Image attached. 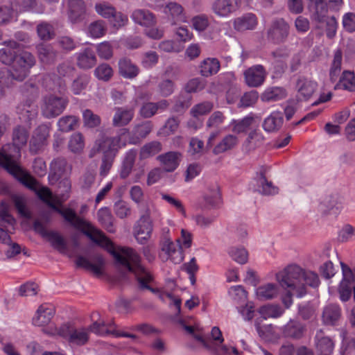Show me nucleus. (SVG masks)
<instances>
[{
  "mask_svg": "<svg viewBox=\"0 0 355 355\" xmlns=\"http://www.w3.org/2000/svg\"><path fill=\"white\" fill-rule=\"evenodd\" d=\"M0 165L21 183L34 191L43 202L60 214L71 226L80 230L93 242L106 249L118 264L135 275L142 286L146 287V284L152 279L151 275L142 266L139 256L133 249L125 247L116 248L101 231L78 216L72 209L61 207L62 203L69 197L71 182L69 180L61 181L59 183L60 191L58 194L53 195L49 188L40 186L32 176L20 167L12 157L6 154L5 148L3 151H0Z\"/></svg>",
  "mask_w": 355,
  "mask_h": 355,
  "instance_id": "1",
  "label": "nucleus"
},
{
  "mask_svg": "<svg viewBox=\"0 0 355 355\" xmlns=\"http://www.w3.org/2000/svg\"><path fill=\"white\" fill-rule=\"evenodd\" d=\"M276 280L286 291V293L282 297V301L287 309L293 304V295L302 297L306 294V286L316 288L320 284L316 273L306 270L296 264L289 265L277 272Z\"/></svg>",
  "mask_w": 355,
  "mask_h": 355,
  "instance_id": "2",
  "label": "nucleus"
},
{
  "mask_svg": "<svg viewBox=\"0 0 355 355\" xmlns=\"http://www.w3.org/2000/svg\"><path fill=\"white\" fill-rule=\"evenodd\" d=\"M17 46H6L0 49V62L10 65V76L17 80H23L28 74L29 69L35 64L31 53L22 51L18 53Z\"/></svg>",
  "mask_w": 355,
  "mask_h": 355,
  "instance_id": "3",
  "label": "nucleus"
},
{
  "mask_svg": "<svg viewBox=\"0 0 355 355\" xmlns=\"http://www.w3.org/2000/svg\"><path fill=\"white\" fill-rule=\"evenodd\" d=\"M3 211L0 212V258H11L21 252L20 246L12 243L8 232L14 230L15 220L14 218L5 210L7 205L1 202Z\"/></svg>",
  "mask_w": 355,
  "mask_h": 355,
  "instance_id": "4",
  "label": "nucleus"
},
{
  "mask_svg": "<svg viewBox=\"0 0 355 355\" xmlns=\"http://www.w3.org/2000/svg\"><path fill=\"white\" fill-rule=\"evenodd\" d=\"M68 103L67 98L53 94L44 96L40 103L42 115L46 119L55 118L62 113Z\"/></svg>",
  "mask_w": 355,
  "mask_h": 355,
  "instance_id": "5",
  "label": "nucleus"
},
{
  "mask_svg": "<svg viewBox=\"0 0 355 355\" xmlns=\"http://www.w3.org/2000/svg\"><path fill=\"white\" fill-rule=\"evenodd\" d=\"M128 133V130L124 129L121 131L119 136L114 137H104L96 140L93 149L91 151L90 156L93 157L96 153H102L104 156L114 157L117 150L125 146V142L121 141V137Z\"/></svg>",
  "mask_w": 355,
  "mask_h": 355,
  "instance_id": "6",
  "label": "nucleus"
},
{
  "mask_svg": "<svg viewBox=\"0 0 355 355\" xmlns=\"http://www.w3.org/2000/svg\"><path fill=\"white\" fill-rule=\"evenodd\" d=\"M31 92L32 98L25 100L17 107V113L19 120L26 125H28V126L37 116V105L35 103V99L39 94L37 88L35 87H31Z\"/></svg>",
  "mask_w": 355,
  "mask_h": 355,
  "instance_id": "7",
  "label": "nucleus"
},
{
  "mask_svg": "<svg viewBox=\"0 0 355 355\" xmlns=\"http://www.w3.org/2000/svg\"><path fill=\"white\" fill-rule=\"evenodd\" d=\"M57 334L73 345H83L89 340V330L85 327L72 329L69 325L64 324L57 331Z\"/></svg>",
  "mask_w": 355,
  "mask_h": 355,
  "instance_id": "8",
  "label": "nucleus"
},
{
  "mask_svg": "<svg viewBox=\"0 0 355 355\" xmlns=\"http://www.w3.org/2000/svg\"><path fill=\"white\" fill-rule=\"evenodd\" d=\"M343 279L340 283L338 292L343 302L347 301L352 295V287L355 286V269L352 270L347 264L340 263Z\"/></svg>",
  "mask_w": 355,
  "mask_h": 355,
  "instance_id": "9",
  "label": "nucleus"
},
{
  "mask_svg": "<svg viewBox=\"0 0 355 355\" xmlns=\"http://www.w3.org/2000/svg\"><path fill=\"white\" fill-rule=\"evenodd\" d=\"M89 332H94L99 336L112 334L114 337L130 338L133 340L137 339L135 334H130L123 329H117L113 324H107L103 321L94 322L89 328Z\"/></svg>",
  "mask_w": 355,
  "mask_h": 355,
  "instance_id": "10",
  "label": "nucleus"
},
{
  "mask_svg": "<svg viewBox=\"0 0 355 355\" xmlns=\"http://www.w3.org/2000/svg\"><path fill=\"white\" fill-rule=\"evenodd\" d=\"M50 130V123L41 124L34 130L30 141L31 151L37 153L47 145Z\"/></svg>",
  "mask_w": 355,
  "mask_h": 355,
  "instance_id": "11",
  "label": "nucleus"
},
{
  "mask_svg": "<svg viewBox=\"0 0 355 355\" xmlns=\"http://www.w3.org/2000/svg\"><path fill=\"white\" fill-rule=\"evenodd\" d=\"M290 26L283 18H275L267 31L268 37L275 42H284L289 34Z\"/></svg>",
  "mask_w": 355,
  "mask_h": 355,
  "instance_id": "12",
  "label": "nucleus"
},
{
  "mask_svg": "<svg viewBox=\"0 0 355 355\" xmlns=\"http://www.w3.org/2000/svg\"><path fill=\"white\" fill-rule=\"evenodd\" d=\"M240 0H214L211 6L212 12L219 18H227L239 8Z\"/></svg>",
  "mask_w": 355,
  "mask_h": 355,
  "instance_id": "13",
  "label": "nucleus"
},
{
  "mask_svg": "<svg viewBox=\"0 0 355 355\" xmlns=\"http://www.w3.org/2000/svg\"><path fill=\"white\" fill-rule=\"evenodd\" d=\"M257 25L258 18L252 12L245 13L233 21V27L239 32L254 30Z\"/></svg>",
  "mask_w": 355,
  "mask_h": 355,
  "instance_id": "14",
  "label": "nucleus"
},
{
  "mask_svg": "<svg viewBox=\"0 0 355 355\" xmlns=\"http://www.w3.org/2000/svg\"><path fill=\"white\" fill-rule=\"evenodd\" d=\"M154 223L147 220L144 217H139L135 227V234L137 241L145 243L151 236Z\"/></svg>",
  "mask_w": 355,
  "mask_h": 355,
  "instance_id": "15",
  "label": "nucleus"
},
{
  "mask_svg": "<svg viewBox=\"0 0 355 355\" xmlns=\"http://www.w3.org/2000/svg\"><path fill=\"white\" fill-rule=\"evenodd\" d=\"M246 84L252 87H257L263 84L266 73L261 65H255L244 72Z\"/></svg>",
  "mask_w": 355,
  "mask_h": 355,
  "instance_id": "16",
  "label": "nucleus"
},
{
  "mask_svg": "<svg viewBox=\"0 0 355 355\" xmlns=\"http://www.w3.org/2000/svg\"><path fill=\"white\" fill-rule=\"evenodd\" d=\"M181 246H177L170 238H165L162 243V251L165 253L166 259L175 263L182 261Z\"/></svg>",
  "mask_w": 355,
  "mask_h": 355,
  "instance_id": "17",
  "label": "nucleus"
},
{
  "mask_svg": "<svg viewBox=\"0 0 355 355\" xmlns=\"http://www.w3.org/2000/svg\"><path fill=\"white\" fill-rule=\"evenodd\" d=\"M182 155L175 151H170L157 157V159L166 172H173L179 166Z\"/></svg>",
  "mask_w": 355,
  "mask_h": 355,
  "instance_id": "18",
  "label": "nucleus"
},
{
  "mask_svg": "<svg viewBox=\"0 0 355 355\" xmlns=\"http://www.w3.org/2000/svg\"><path fill=\"white\" fill-rule=\"evenodd\" d=\"M55 314V310L51 304H42L33 318L35 326L42 327L48 324Z\"/></svg>",
  "mask_w": 355,
  "mask_h": 355,
  "instance_id": "19",
  "label": "nucleus"
},
{
  "mask_svg": "<svg viewBox=\"0 0 355 355\" xmlns=\"http://www.w3.org/2000/svg\"><path fill=\"white\" fill-rule=\"evenodd\" d=\"M86 13L85 4L83 0H69V19L72 23L84 19Z\"/></svg>",
  "mask_w": 355,
  "mask_h": 355,
  "instance_id": "20",
  "label": "nucleus"
},
{
  "mask_svg": "<svg viewBox=\"0 0 355 355\" xmlns=\"http://www.w3.org/2000/svg\"><path fill=\"white\" fill-rule=\"evenodd\" d=\"M140 217H144L146 220L153 223H161L163 217L161 211L152 202H148L139 207Z\"/></svg>",
  "mask_w": 355,
  "mask_h": 355,
  "instance_id": "21",
  "label": "nucleus"
},
{
  "mask_svg": "<svg viewBox=\"0 0 355 355\" xmlns=\"http://www.w3.org/2000/svg\"><path fill=\"white\" fill-rule=\"evenodd\" d=\"M284 116L280 111H274L268 116L263 122V128L266 132L278 131L283 125Z\"/></svg>",
  "mask_w": 355,
  "mask_h": 355,
  "instance_id": "22",
  "label": "nucleus"
},
{
  "mask_svg": "<svg viewBox=\"0 0 355 355\" xmlns=\"http://www.w3.org/2000/svg\"><path fill=\"white\" fill-rule=\"evenodd\" d=\"M132 109L125 107H116L112 119L114 126L121 127L128 125L133 119Z\"/></svg>",
  "mask_w": 355,
  "mask_h": 355,
  "instance_id": "23",
  "label": "nucleus"
},
{
  "mask_svg": "<svg viewBox=\"0 0 355 355\" xmlns=\"http://www.w3.org/2000/svg\"><path fill=\"white\" fill-rule=\"evenodd\" d=\"M320 209L323 211H339L342 207V198L338 194H329L322 198L320 202Z\"/></svg>",
  "mask_w": 355,
  "mask_h": 355,
  "instance_id": "24",
  "label": "nucleus"
},
{
  "mask_svg": "<svg viewBox=\"0 0 355 355\" xmlns=\"http://www.w3.org/2000/svg\"><path fill=\"white\" fill-rule=\"evenodd\" d=\"M316 89V82L307 79H300L297 82L298 97L301 100H308L315 93Z\"/></svg>",
  "mask_w": 355,
  "mask_h": 355,
  "instance_id": "25",
  "label": "nucleus"
},
{
  "mask_svg": "<svg viewBox=\"0 0 355 355\" xmlns=\"http://www.w3.org/2000/svg\"><path fill=\"white\" fill-rule=\"evenodd\" d=\"M279 293V286L273 283H268L256 289V295L261 300H271L277 297Z\"/></svg>",
  "mask_w": 355,
  "mask_h": 355,
  "instance_id": "26",
  "label": "nucleus"
},
{
  "mask_svg": "<svg viewBox=\"0 0 355 355\" xmlns=\"http://www.w3.org/2000/svg\"><path fill=\"white\" fill-rule=\"evenodd\" d=\"M164 12L171 17L174 24L186 21L183 7L176 2H169L167 3L164 8Z\"/></svg>",
  "mask_w": 355,
  "mask_h": 355,
  "instance_id": "27",
  "label": "nucleus"
},
{
  "mask_svg": "<svg viewBox=\"0 0 355 355\" xmlns=\"http://www.w3.org/2000/svg\"><path fill=\"white\" fill-rule=\"evenodd\" d=\"M239 143V139L234 135L229 134L225 136L222 140L215 146L213 153L219 155L234 148Z\"/></svg>",
  "mask_w": 355,
  "mask_h": 355,
  "instance_id": "28",
  "label": "nucleus"
},
{
  "mask_svg": "<svg viewBox=\"0 0 355 355\" xmlns=\"http://www.w3.org/2000/svg\"><path fill=\"white\" fill-rule=\"evenodd\" d=\"M132 19L136 23L144 26H150L155 22L153 13L147 10L137 9L132 12Z\"/></svg>",
  "mask_w": 355,
  "mask_h": 355,
  "instance_id": "29",
  "label": "nucleus"
},
{
  "mask_svg": "<svg viewBox=\"0 0 355 355\" xmlns=\"http://www.w3.org/2000/svg\"><path fill=\"white\" fill-rule=\"evenodd\" d=\"M340 309L336 304H328L323 310L322 320L326 324H335L340 318Z\"/></svg>",
  "mask_w": 355,
  "mask_h": 355,
  "instance_id": "30",
  "label": "nucleus"
},
{
  "mask_svg": "<svg viewBox=\"0 0 355 355\" xmlns=\"http://www.w3.org/2000/svg\"><path fill=\"white\" fill-rule=\"evenodd\" d=\"M220 67V62L216 58H208L201 62L200 73L202 76L209 77L218 73Z\"/></svg>",
  "mask_w": 355,
  "mask_h": 355,
  "instance_id": "31",
  "label": "nucleus"
},
{
  "mask_svg": "<svg viewBox=\"0 0 355 355\" xmlns=\"http://www.w3.org/2000/svg\"><path fill=\"white\" fill-rule=\"evenodd\" d=\"M335 89L355 92V74L350 71H344Z\"/></svg>",
  "mask_w": 355,
  "mask_h": 355,
  "instance_id": "32",
  "label": "nucleus"
},
{
  "mask_svg": "<svg viewBox=\"0 0 355 355\" xmlns=\"http://www.w3.org/2000/svg\"><path fill=\"white\" fill-rule=\"evenodd\" d=\"M316 348L319 354H331L334 347L333 340L327 336H323L322 332H318L315 336Z\"/></svg>",
  "mask_w": 355,
  "mask_h": 355,
  "instance_id": "33",
  "label": "nucleus"
},
{
  "mask_svg": "<svg viewBox=\"0 0 355 355\" xmlns=\"http://www.w3.org/2000/svg\"><path fill=\"white\" fill-rule=\"evenodd\" d=\"M27 127L18 126L13 130L12 141L13 144L17 148V153H19V148L26 144L28 138V129L30 126L26 125Z\"/></svg>",
  "mask_w": 355,
  "mask_h": 355,
  "instance_id": "34",
  "label": "nucleus"
},
{
  "mask_svg": "<svg viewBox=\"0 0 355 355\" xmlns=\"http://www.w3.org/2000/svg\"><path fill=\"white\" fill-rule=\"evenodd\" d=\"M96 63V59L94 53L88 48L83 52L78 53L77 57V64L82 69H89L93 67Z\"/></svg>",
  "mask_w": 355,
  "mask_h": 355,
  "instance_id": "35",
  "label": "nucleus"
},
{
  "mask_svg": "<svg viewBox=\"0 0 355 355\" xmlns=\"http://www.w3.org/2000/svg\"><path fill=\"white\" fill-rule=\"evenodd\" d=\"M76 264L78 267L91 270L95 275H99L102 274L103 259L101 257L98 258L97 263H92L85 257L79 256L76 260Z\"/></svg>",
  "mask_w": 355,
  "mask_h": 355,
  "instance_id": "36",
  "label": "nucleus"
},
{
  "mask_svg": "<svg viewBox=\"0 0 355 355\" xmlns=\"http://www.w3.org/2000/svg\"><path fill=\"white\" fill-rule=\"evenodd\" d=\"M303 332V325L300 322L293 320H290L283 327V334L286 337L299 338L302 336Z\"/></svg>",
  "mask_w": 355,
  "mask_h": 355,
  "instance_id": "37",
  "label": "nucleus"
},
{
  "mask_svg": "<svg viewBox=\"0 0 355 355\" xmlns=\"http://www.w3.org/2000/svg\"><path fill=\"white\" fill-rule=\"evenodd\" d=\"M284 310L277 304H267L262 306L259 309V313L266 320L268 318H277L281 317Z\"/></svg>",
  "mask_w": 355,
  "mask_h": 355,
  "instance_id": "38",
  "label": "nucleus"
},
{
  "mask_svg": "<svg viewBox=\"0 0 355 355\" xmlns=\"http://www.w3.org/2000/svg\"><path fill=\"white\" fill-rule=\"evenodd\" d=\"M119 73L126 78H133L139 73V69L130 60L122 59L119 62Z\"/></svg>",
  "mask_w": 355,
  "mask_h": 355,
  "instance_id": "39",
  "label": "nucleus"
},
{
  "mask_svg": "<svg viewBox=\"0 0 355 355\" xmlns=\"http://www.w3.org/2000/svg\"><path fill=\"white\" fill-rule=\"evenodd\" d=\"M227 253L233 261L239 264H245L248 260V252L243 247L232 246L228 248Z\"/></svg>",
  "mask_w": 355,
  "mask_h": 355,
  "instance_id": "40",
  "label": "nucleus"
},
{
  "mask_svg": "<svg viewBox=\"0 0 355 355\" xmlns=\"http://www.w3.org/2000/svg\"><path fill=\"white\" fill-rule=\"evenodd\" d=\"M50 242L51 246L60 253H65L67 251V243L64 238L58 232L50 231L45 238Z\"/></svg>",
  "mask_w": 355,
  "mask_h": 355,
  "instance_id": "41",
  "label": "nucleus"
},
{
  "mask_svg": "<svg viewBox=\"0 0 355 355\" xmlns=\"http://www.w3.org/2000/svg\"><path fill=\"white\" fill-rule=\"evenodd\" d=\"M315 11L313 19L319 23L326 21L328 12V6L326 0H313Z\"/></svg>",
  "mask_w": 355,
  "mask_h": 355,
  "instance_id": "42",
  "label": "nucleus"
},
{
  "mask_svg": "<svg viewBox=\"0 0 355 355\" xmlns=\"http://www.w3.org/2000/svg\"><path fill=\"white\" fill-rule=\"evenodd\" d=\"M286 96V92L283 88L275 87L266 89L261 96L264 102L276 101L284 98Z\"/></svg>",
  "mask_w": 355,
  "mask_h": 355,
  "instance_id": "43",
  "label": "nucleus"
},
{
  "mask_svg": "<svg viewBox=\"0 0 355 355\" xmlns=\"http://www.w3.org/2000/svg\"><path fill=\"white\" fill-rule=\"evenodd\" d=\"M98 220L110 232H114L113 216L107 207L101 208L97 213Z\"/></svg>",
  "mask_w": 355,
  "mask_h": 355,
  "instance_id": "44",
  "label": "nucleus"
},
{
  "mask_svg": "<svg viewBox=\"0 0 355 355\" xmlns=\"http://www.w3.org/2000/svg\"><path fill=\"white\" fill-rule=\"evenodd\" d=\"M18 213L26 218H31V212L26 207L25 198L21 195L14 194L11 197Z\"/></svg>",
  "mask_w": 355,
  "mask_h": 355,
  "instance_id": "45",
  "label": "nucleus"
},
{
  "mask_svg": "<svg viewBox=\"0 0 355 355\" xmlns=\"http://www.w3.org/2000/svg\"><path fill=\"white\" fill-rule=\"evenodd\" d=\"M341 63H342V52L338 49L334 56L330 69H329V77L332 82L337 80L341 71Z\"/></svg>",
  "mask_w": 355,
  "mask_h": 355,
  "instance_id": "46",
  "label": "nucleus"
},
{
  "mask_svg": "<svg viewBox=\"0 0 355 355\" xmlns=\"http://www.w3.org/2000/svg\"><path fill=\"white\" fill-rule=\"evenodd\" d=\"M20 10L24 12H31L41 14L44 12V7L37 0H21L19 2Z\"/></svg>",
  "mask_w": 355,
  "mask_h": 355,
  "instance_id": "47",
  "label": "nucleus"
},
{
  "mask_svg": "<svg viewBox=\"0 0 355 355\" xmlns=\"http://www.w3.org/2000/svg\"><path fill=\"white\" fill-rule=\"evenodd\" d=\"M205 204L211 207L218 206L221 202V196L218 187L209 189L204 195Z\"/></svg>",
  "mask_w": 355,
  "mask_h": 355,
  "instance_id": "48",
  "label": "nucleus"
},
{
  "mask_svg": "<svg viewBox=\"0 0 355 355\" xmlns=\"http://www.w3.org/2000/svg\"><path fill=\"white\" fill-rule=\"evenodd\" d=\"M162 149V144L157 141H153L146 144L141 148L140 156L142 159H146L157 154Z\"/></svg>",
  "mask_w": 355,
  "mask_h": 355,
  "instance_id": "49",
  "label": "nucleus"
},
{
  "mask_svg": "<svg viewBox=\"0 0 355 355\" xmlns=\"http://www.w3.org/2000/svg\"><path fill=\"white\" fill-rule=\"evenodd\" d=\"M78 119L75 116H64L58 121V129L62 132H69L78 125Z\"/></svg>",
  "mask_w": 355,
  "mask_h": 355,
  "instance_id": "50",
  "label": "nucleus"
},
{
  "mask_svg": "<svg viewBox=\"0 0 355 355\" xmlns=\"http://www.w3.org/2000/svg\"><path fill=\"white\" fill-rule=\"evenodd\" d=\"M68 146L72 153H80L85 147L83 136L79 132L73 134L69 139Z\"/></svg>",
  "mask_w": 355,
  "mask_h": 355,
  "instance_id": "51",
  "label": "nucleus"
},
{
  "mask_svg": "<svg viewBox=\"0 0 355 355\" xmlns=\"http://www.w3.org/2000/svg\"><path fill=\"white\" fill-rule=\"evenodd\" d=\"M226 119V116L220 111L214 112L208 118L206 126L209 129H218L222 125Z\"/></svg>",
  "mask_w": 355,
  "mask_h": 355,
  "instance_id": "52",
  "label": "nucleus"
},
{
  "mask_svg": "<svg viewBox=\"0 0 355 355\" xmlns=\"http://www.w3.org/2000/svg\"><path fill=\"white\" fill-rule=\"evenodd\" d=\"M184 329L199 341L204 347L209 349L211 347L209 339L205 338L202 329L198 325L196 326H184Z\"/></svg>",
  "mask_w": 355,
  "mask_h": 355,
  "instance_id": "53",
  "label": "nucleus"
},
{
  "mask_svg": "<svg viewBox=\"0 0 355 355\" xmlns=\"http://www.w3.org/2000/svg\"><path fill=\"white\" fill-rule=\"evenodd\" d=\"M37 32L39 37L44 41L50 40L55 36L53 26L46 22L37 25Z\"/></svg>",
  "mask_w": 355,
  "mask_h": 355,
  "instance_id": "54",
  "label": "nucleus"
},
{
  "mask_svg": "<svg viewBox=\"0 0 355 355\" xmlns=\"http://www.w3.org/2000/svg\"><path fill=\"white\" fill-rule=\"evenodd\" d=\"M213 107L214 105L212 103L209 101L202 102L194 105L191 109L190 113L193 117L199 118L211 112Z\"/></svg>",
  "mask_w": 355,
  "mask_h": 355,
  "instance_id": "55",
  "label": "nucleus"
},
{
  "mask_svg": "<svg viewBox=\"0 0 355 355\" xmlns=\"http://www.w3.org/2000/svg\"><path fill=\"white\" fill-rule=\"evenodd\" d=\"M258 183L260 186L259 191L262 194L275 195L278 193V188L273 185L272 182L268 181L263 175L259 177Z\"/></svg>",
  "mask_w": 355,
  "mask_h": 355,
  "instance_id": "56",
  "label": "nucleus"
},
{
  "mask_svg": "<svg viewBox=\"0 0 355 355\" xmlns=\"http://www.w3.org/2000/svg\"><path fill=\"white\" fill-rule=\"evenodd\" d=\"M253 118L252 116H245L241 120H232L230 125L232 126V130L235 133H241L245 132L248 128L252 124Z\"/></svg>",
  "mask_w": 355,
  "mask_h": 355,
  "instance_id": "57",
  "label": "nucleus"
},
{
  "mask_svg": "<svg viewBox=\"0 0 355 355\" xmlns=\"http://www.w3.org/2000/svg\"><path fill=\"white\" fill-rule=\"evenodd\" d=\"M182 269L189 275L191 284L194 285L196 282V273L199 269L196 258L193 257L189 262L184 263Z\"/></svg>",
  "mask_w": 355,
  "mask_h": 355,
  "instance_id": "58",
  "label": "nucleus"
},
{
  "mask_svg": "<svg viewBox=\"0 0 355 355\" xmlns=\"http://www.w3.org/2000/svg\"><path fill=\"white\" fill-rule=\"evenodd\" d=\"M83 122L88 128H95L100 125L101 119L90 110H85L83 112Z\"/></svg>",
  "mask_w": 355,
  "mask_h": 355,
  "instance_id": "59",
  "label": "nucleus"
},
{
  "mask_svg": "<svg viewBox=\"0 0 355 355\" xmlns=\"http://www.w3.org/2000/svg\"><path fill=\"white\" fill-rule=\"evenodd\" d=\"M94 74L98 80L107 81L112 76L113 70L107 64H102L96 68Z\"/></svg>",
  "mask_w": 355,
  "mask_h": 355,
  "instance_id": "60",
  "label": "nucleus"
},
{
  "mask_svg": "<svg viewBox=\"0 0 355 355\" xmlns=\"http://www.w3.org/2000/svg\"><path fill=\"white\" fill-rule=\"evenodd\" d=\"M206 81L200 78H194L188 81L185 90L188 93L198 92L205 88Z\"/></svg>",
  "mask_w": 355,
  "mask_h": 355,
  "instance_id": "61",
  "label": "nucleus"
},
{
  "mask_svg": "<svg viewBox=\"0 0 355 355\" xmlns=\"http://www.w3.org/2000/svg\"><path fill=\"white\" fill-rule=\"evenodd\" d=\"M228 293L237 303L244 302L247 300V293L241 286H232L229 289Z\"/></svg>",
  "mask_w": 355,
  "mask_h": 355,
  "instance_id": "62",
  "label": "nucleus"
},
{
  "mask_svg": "<svg viewBox=\"0 0 355 355\" xmlns=\"http://www.w3.org/2000/svg\"><path fill=\"white\" fill-rule=\"evenodd\" d=\"M105 28L100 21L92 23L88 27V34L92 38H100L105 35Z\"/></svg>",
  "mask_w": 355,
  "mask_h": 355,
  "instance_id": "63",
  "label": "nucleus"
},
{
  "mask_svg": "<svg viewBox=\"0 0 355 355\" xmlns=\"http://www.w3.org/2000/svg\"><path fill=\"white\" fill-rule=\"evenodd\" d=\"M114 211L117 217L125 218L130 214L131 209L127 202L123 200H119L114 205Z\"/></svg>",
  "mask_w": 355,
  "mask_h": 355,
  "instance_id": "64",
  "label": "nucleus"
}]
</instances>
